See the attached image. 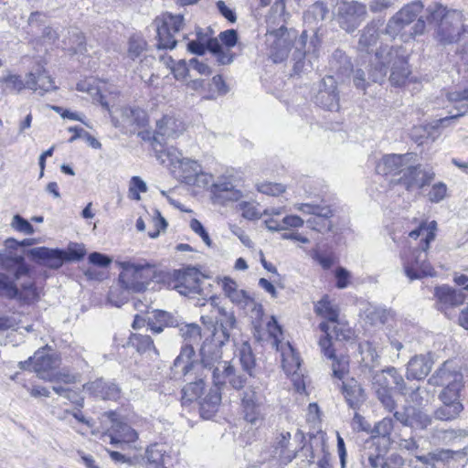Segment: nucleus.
I'll return each instance as SVG.
<instances>
[{"label": "nucleus", "instance_id": "obj_1", "mask_svg": "<svg viewBox=\"0 0 468 468\" xmlns=\"http://www.w3.org/2000/svg\"><path fill=\"white\" fill-rule=\"evenodd\" d=\"M267 23V36L272 60L275 63L283 61L287 58L292 47H294L292 53V59L295 61L293 71L296 74H300L312 69L314 61H316L319 56L320 40L318 39L317 32L314 33V38L306 48L307 33L305 30L297 38V31L295 29H289L284 25L274 28L270 21Z\"/></svg>", "mask_w": 468, "mask_h": 468}, {"label": "nucleus", "instance_id": "obj_2", "mask_svg": "<svg viewBox=\"0 0 468 468\" xmlns=\"http://www.w3.org/2000/svg\"><path fill=\"white\" fill-rule=\"evenodd\" d=\"M390 71L389 81L393 86H402L409 79L410 69L404 51L399 47L380 46L370 59L368 80L381 82Z\"/></svg>", "mask_w": 468, "mask_h": 468}, {"label": "nucleus", "instance_id": "obj_3", "mask_svg": "<svg viewBox=\"0 0 468 468\" xmlns=\"http://www.w3.org/2000/svg\"><path fill=\"white\" fill-rule=\"evenodd\" d=\"M2 268L10 275L0 272V294L8 298H18L26 303H33L38 299V292L35 284L28 281L21 284L18 289L14 284L15 279L26 275L28 271L21 255H6L2 260Z\"/></svg>", "mask_w": 468, "mask_h": 468}, {"label": "nucleus", "instance_id": "obj_4", "mask_svg": "<svg viewBox=\"0 0 468 468\" xmlns=\"http://www.w3.org/2000/svg\"><path fill=\"white\" fill-rule=\"evenodd\" d=\"M437 223L431 221L429 224L422 223L416 229L410 232V237L418 239L421 237V242L419 249L410 252L404 259V271L410 280L420 279L423 276H432L433 269L428 262L427 250L430 243L435 239Z\"/></svg>", "mask_w": 468, "mask_h": 468}, {"label": "nucleus", "instance_id": "obj_5", "mask_svg": "<svg viewBox=\"0 0 468 468\" xmlns=\"http://www.w3.org/2000/svg\"><path fill=\"white\" fill-rule=\"evenodd\" d=\"M427 20L436 26L435 38L443 45L458 41L461 33V12L441 3H432L426 8Z\"/></svg>", "mask_w": 468, "mask_h": 468}, {"label": "nucleus", "instance_id": "obj_6", "mask_svg": "<svg viewBox=\"0 0 468 468\" xmlns=\"http://www.w3.org/2000/svg\"><path fill=\"white\" fill-rule=\"evenodd\" d=\"M391 385H394L401 395L407 394L408 388L404 378L395 367H390L374 374L372 388L378 400L388 411H392L396 407L395 400L391 395Z\"/></svg>", "mask_w": 468, "mask_h": 468}, {"label": "nucleus", "instance_id": "obj_7", "mask_svg": "<svg viewBox=\"0 0 468 468\" xmlns=\"http://www.w3.org/2000/svg\"><path fill=\"white\" fill-rule=\"evenodd\" d=\"M209 306L211 308L210 313L207 314H203L201 321L207 328L213 329L214 335L219 333L222 335V339H219L218 342L220 345H223L225 341H229L232 330L236 328V316L232 310L219 306L216 297L209 299Z\"/></svg>", "mask_w": 468, "mask_h": 468}, {"label": "nucleus", "instance_id": "obj_8", "mask_svg": "<svg viewBox=\"0 0 468 468\" xmlns=\"http://www.w3.org/2000/svg\"><path fill=\"white\" fill-rule=\"evenodd\" d=\"M120 265L122 271L119 275V282L126 291L140 292L146 289L154 273L151 264L123 261Z\"/></svg>", "mask_w": 468, "mask_h": 468}, {"label": "nucleus", "instance_id": "obj_9", "mask_svg": "<svg viewBox=\"0 0 468 468\" xmlns=\"http://www.w3.org/2000/svg\"><path fill=\"white\" fill-rule=\"evenodd\" d=\"M265 397L259 386L250 385L241 397V407L244 419L251 425H261L264 419L263 406Z\"/></svg>", "mask_w": 468, "mask_h": 468}, {"label": "nucleus", "instance_id": "obj_10", "mask_svg": "<svg viewBox=\"0 0 468 468\" xmlns=\"http://www.w3.org/2000/svg\"><path fill=\"white\" fill-rule=\"evenodd\" d=\"M367 7L356 1H343L338 4L335 20L346 33H353L366 19Z\"/></svg>", "mask_w": 468, "mask_h": 468}, {"label": "nucleus", "instance_id": "obj_11", "mask_svg": "<svg viewBox=\"0 0 468 468\" xmlns=\"http://www.w3.org/2000/svg\"><path fill=\"white\" fill-rule=\"evenodd\" d=\"M185 131L184 123L173 116H164L156 123L155 133L153 138V146L156 153V157L161 160L162 164L165 163L163 155H165L167 151L162 149L157 150V144L163 147L165 140L176 139Z\"/></svg>", "mask_w": 468, "mask_h": 468}, {"label": "nucleus", "instance_id": "obj_12", "mask_svg": "<svg viewBox=\"0 0 468 468\" xmlns=\"http://www.w3.org/2000/svg\"><path fill=\"white\" fill-rule=\"evenodd\" d=\"M429 384L432 386H443L441 392L456 391L461 393L463 387V374L457 369L452 361L444 362L429 378Z\"/></svg>", "mask_w": 468, "mask_h": 468}, {"label": "nucleus", "instance_id": "obj_13", "mask_svg": "<svg viewBox=\"0 0 468 468\" xmlns=\"http://www.w3.org/2000/svg\"><path fill=\"white\" fill-rule=\"evenodd\" d=\"M423 7V4L419 0L405 5L388 20L386 33L393 37L399 35L419 16Z\"/></svg>", "mask_w": 468, "mask_h": 468}, {"label": "nucleus", "instance_id": "obj_14", "mask_svg": "<svg viewBox=\"0 0 468 468\" xmlns=\"http://www.w3.org/2000/svg\"><path fill=\"white\" fill-rule=\"evenodd\" d=\"M434 176L435 174L431 169H424L420 165H408L406 170H403V175L394 181L403 186L408 191H414L431 184Z\"/></svg>", "mask_w": 468, "mask_h": 468}, {"label": "nucleus", "instance_id": "obj_15", "mask_svg": "<svg viewBox=\"0 0 468 468\" xmlns=\"http://www.w3.org/2000/svg\"><path fill=\"white\" fill-rule=\"evenodd\" d=\"M460 398L461 394L456 391L441 392L439 399L441 405L434 410V419L441 421H451L457 419L463 410V405Z\"/></svg>", "mask_w": 468, "mask_h": 468}, {"label": "nucleus", "instance_id": "obj_16", "mask_svg": "<svg viewBox=\"0 0 468 468\" xmlns=\"http://www.w3.org/2000/svg\"><path fill=\"white\" fill-rule=\"evenodd\" d=\"M170 165L179 169V176L187 184H194L197 177L202 175L201 165L195 160L185 158L181 153L167 150L165 154Z\"/></svg>", "mask_w": 468, "mask_h": 468}, {"label": "nucleus", "instance_id": "obj_17", "mask_svg": "<svg viewBox=\"0 0 468 468\" xmlns=\"http://www.w3.org/2000/svg\"><path fill=\"white\" fill-rule=\"evenodd\" d=\"M213 382L215 386H225L227 383L234 389L239 390L244 388L247 378L238 371L230 362L220 363L214 369Z\"/></svg>", "mask_w": 468, "mask_h": 468}, {"label": "nucleus", "instance_id": "obj_18", "mask_svg": "<svg viewBox=\"0 0 468 468\" xmlns=\"http://www.w3.org/2000/svg\"><path fill=\"white\" fill-rule=\"evenodd\" d=\"M106 416L112 422L111 426V443L122 444L134 442L138 439V433L127 423L123 422L119 415L114 411H109Z\"/></svg>", "mask_w": 468, "mask_h": 468}, {"label": "nucleus", "instance_id": "obj_19", "mask_svg": "<svg viewBox=\"0 0 468 468\" xmlns=\"http://www.w3.org/2000/svg\"><path fill=\"white\" fill-rule=\"evenodd\" d=\"M59 357L56 354H48L46 348L38 349L33 356V370L37 377L45 381L53 379V373L59 366Z\"/></svg>", "mask_w": 468, "mask_h": 468}, {"label": "nucleus", "instance_id": "obj_20", "mask_svg": "<svg viewBox=\"0 0 468 468\" xmlns=\"http://www.w3.org/2000/svg\"><path fill=\"white\" fill-rule=\"evenodd\" d=\"M214 203L225 205L228 202L238 201L241 197V192L234 185L233 178L219 176L211 186Z\"/></svg>", "mask_w": 468, "mask_h": 468}, {"label": "nucleus", "instance_id": "obj_21", "mask_svg": "<svg viewBox=\"0 0 468 468\" xmlns=\"http://www.w3.org/2000/svg\"><path fill=\"white\" fill-rule=\"evenodd\" d=\"M117 112H120L121 119L112 115V122L115 127H123L130 132H135L138 128L144 127L147 124L146 112L140 108L122 107Z\"/></svg>", "mask_w": 468, "mask_h": 468}, {"label": "nucleus", "instance_id": "obj_22", "mask_svg": "<svg viewBox=\"0 0 468 468\" xmlns=\"http://www.w3.org/2000/svg\"><path fill=\"white\" fill-rule=\"evenodd\" d=\"M200 272L196 268H187L183 271H179L176 281L173 285L180 294L191 296L199 293L201 291Z\"/></svg>", "mask_w": 468, "mask_h": 468}, {"label": "nucleus", "instance_id": "obj_23", "mask_svg": "<svg viewBox=\"0 0 468 468\" xmlns=\"http://www.w3.org/2000/svg\"><path fill=\"white\" fill-rule=\"evenodd\" d=\"M322 86L315 97L316 104L327 111L337 112L340 105L335 79L332 76L324 78Z\"/></svg>", "mask_w": 468, "mask_h": 468}, {"label": "nucleus", "instance_id": "obj_24", "mask_svg": "<svg viewBox=\"0 0 468 468\" xmlns=\"http://www.w3.org/2000/svg\"><path fill=\"white\" fill-rule=\"evenodd\" d=\"M319 328L325 334L324 336L319 340V346L323 355L328 358L334 357L335 349L332 348V339L345 340L349 338L350 332L345 327H337L334 325L332 328L326 322H322Z\"/></svg>", "mask_w": 468, "mask_h": 468}, {"label": "nucleus", "instance_id": "obj_25", "mask_svg": "<svg viewBox=\"0 0 468 468\" xmlns=\"http://www.w3.org/2000/svg\"><path fill=\"white\" fill-rule=\"evenodd\" d=\"M411 158V154H387L378 163L376 170L380 175H403Z\"/></svg>", "mask_w": 468, "mask_h": 468}, {"label": "nucleus", "instance_id": "obj_26", "mask_svg": "<svg viewBox=\"0 0 468 468\" xmlns=\"http://www.w3.org/2000/svg\"><path fill=\"white\" fill-rule=\"evenodd\" d=\"M27 254L51 269H58L66 261L65 250L59 249L38 247L28 250Z\"/></svg>", "mask_w": 468, "mask_h": 468}, {"label": "nucleus", "instance_id": "obj_27", "mask_svg": "<svg viewBox=\"0 0 468 468\" xmlns=\"http://www.w3.org/2000/svg\"><path fill=\"white\" fill-rule=\"evenodd\" d=\"M83 389L101 399L117 400L121 396V388L118 385L103 378L86 383L83 385Z\"/></svg>", "mask_w": 468, "mask_h": 468}, {"label": "nucleus", "instance_id": "obj_28", "mask_svg": "<svg viewBox=\"0 0 468 468\" xmlns=\"http://www.w3.org/2000/svg\"><path fill=\"white\" fill-rule=\"evenodd\" d=\"M342 392L348 406L355 410H359L367 399L364 388L355 378L343 382Z\"/></svg>", "mask_w": 468, "mask_h": 468}, {"label": "nucleus", "instance_id": "obj_29", "mask_svg": "<svg viewBox=\"0 0 468 468\" xmlns=\"http://www.w3.org/2000/svg\"><path fill=\"white\" fill-rule=\"evenodd\" d=\"M367 455L368 463L373 468H399L404 464L402 456L391 453L385 458L378 447L370 448Z\"/></svg>", "mask_w": 468, "mask_h": 468}, {"label": "nucleus", "instance_id": "obj_30", "mask_svg": "<svg viewBox=\"0 0 468 468\" xmlns=\"http://www.w3.org/2000/svg\"><path fill=\"white\" fill-rule=\"evenodd\" d=\"M28 89L38 90L43 95L46 92L56 90L54 80L45 69H37L36 72H30L26 80Z\"/></svg>", "mask_w": 468, "mask_h": 468}, {"label": "nucleus", "instance_id": "obj_31", "mask_svg": "<svg viewBox=\"0 0 468 468\" xmlns=\"http://www.w3.org/2000/svg\"><path fill=\"white\" fill-rule=\"evenodd\" d=\"M435 297L441 307H454L464 302L465 294L462 290L453 289L448 285L435 288Z\"/></svg>", "mask_w": 468, "mask_h": 468}, {"label": "nucleus", "instance_id": "obj_32", "mask_svg": "<svg viewBox=\"0 0 468 468\" xmlns=\"http://www.w3.org/2000/svg\"><path fill=\"white\" fill-rule=\"evenodd\" d=\"M432 361L426 356L420 355L412 357L407 367L408 379H423L431 372Z\"/></svg>", "mask_w": 468, "mask_h": 468}, {"label": "nucleus", "instance_id": "obj_33", "mask_svg": "<svg viewBox=\"0 0 468 468\" xmlns=\"http://www.w3.org/2000/svg\"><path fill=\"white\" fill-rule=\"evenodd\" d=\"M379 21H371L361 31L357 42L359 52L369 53L379 38Z\"/></svg>", "mask_w": 468, "mask_h": 468}, {"label": "nucleus", "instance_id": "obj_34", "mask_svg": "<svg viewBox=\"0 0 468 468\" xmlns=\"http://www.w3.org/2000/svg\"><path fill=\"white\" fill-rule=\"evenodd\" d=\"M235 356L239 358L243 371L250 378H255L256 359L248 341L237 345Z\"/></svg>", "mask_w": 468, "mask_h": 468}, {"label": "nucleus", "instance_id": "obj_35", "mask_svg": "<svg viewBox=\"0 0 468 468\" xmlns=\"http://www.w3.org/2000/svg\"><path fill=\"white\" fill-rule=\"evenodd\" d=\"M314 312L317 315L326 319L328 323L337 325V327H343L338 323L339 308L337 304L333 303L327 295H324L320 301L314 305Z\"/></svg>", "mask_w": 468, "mask_h": 468}, {"label": "nucleus", "instance_id": "obj_36", "mask_svg": "<svg viewBox=\"0 0 468 468\" xmlns=\"http://www.w3.org/2000/svg\"><path fill=\"white\" fill-rule=\"evenodd\" d=\"M275 452L278 454L280 461L288 464L297 457L295 448L291 449V433L282 431L277 435L275 440Z\"/></svg>", "mask_w": 468, "mask_h": 468}, {"label": "nucleus", "instance_id": "obj_37", "mask_svg": "<svg viewBox=\"0 0 468 468\" xmlns=\"http://www.w3.org/2000/svg\"><path fill=\"white\" fill-rule=\"evenodd\" d=\"M300 211L304 214L314 215L315 218H309L306 223L313 229L321 231V229L317 227L316 218L327 219L332 217V210L327 206H320L314 204H301L298 207Z\"/></svg>", "mask_w": 468, "mask_h": 468}, {"label": "nucleus", "instance_id": "obj_38", "mask_svg": "<svg viewBox=\"0 0 468 468\" xmlns=\"http://www.w3.org/2000/svg\"><path fill=\"white\" fill-rule=\"evenodd\" d=\"M195 356V349L191 344H184L181 347L180 354L174 361V368L181 371L183 375L187 373L193 368L194 361L193 356Z\"/></svg>", "mask_w": 468, "mask_h": 468}, {"label": "nucleus", "instance_id": "obj_39", "mask_svg": "<svg viewBox=\"0 0 468 468\" xmlns=\"http://www.w3.org/2000/svg\"><path fill=\"white\" fill-rule=\"evenodd\" d=\"M221 386H216L200 401V412L203 418H209L211 413L215 412L221 401L219 388Z\"/></svg>", "mask_w": 468, "mask_h": 468}, {"label": "nucleus", "instance_id": "obj_40", "mask_svg": "<svg viewBox=\"0 0 468 468\" xmlns=\"http://www.w3.org/2000/svg\"><path fill=\"white\" fill-rule=\"evenodd\" d=\"M201 352V363L205 368L211 371L212 378H214V369L218 367L220 363H226L222 360V354L219 348L215 347L214 350L207 346H203Z\"/></svg>", "mask_w": 468, "mask_h": 468}, {"label": "nucleus", "instance_id": "obj_41", "mask_svg": "<svg viewBox=\"0 0 468 468\" xmlns=\"http://www.w3.org/2000/svg\"><path fill=\"white\" fill-rule=\"evenodd\" d=\"M207 48L216 56L219 65H229L233 61V53L230 48H224L218 38H209L207 41Z\"/></svg>", "mask_w": 468, "mask_h": 468}, {"label": "nucleus", "instance_id": "obj_42", "mask_svg": "<svg viewBox=\"0 0 468 468\" xmlns=\"http://www.w3.org/2000/svg\"><path fill=\"white\" fill-rule=\"evenodd\" d=\"M204 386V381L201 378L191 381L184 386L182 388V403L186 404L200 399Z\"/></svg>", "mask_w": 468, "mask_h": 468}, {"label": "nucleus", "instance_id": "obj_43", "mask_svg": "<svg viewBox=\"0 0 468 468\" xmlns=\"http://www.w3.org/2000/svg\"><path fill=\"white\" fill-rule=\"evenodd\" d=\"M165 448L163 444L154 443L150 445L145 452L147 462L154 465V468H165Z\"/></svg>", "mask_w": 468, "mask_h": 468}, {"label": "nucleus", "instance_id": "obj_44", "mask_svg": "<svg viewBox=\"0 0 468 468\" xmlns=\"http://www.w3.org/2000/svg\"><path fill=\"white\" fill-rule=\"evenodd\" d=\"M155 22L157 23V48L159 49H173L177 43L176 39L175 38V33H173L170 29H167L165 27L160 25L158 20H155Z\"/></svg>", "mask_w": 468, "mask_h": 468}, {"label": "nucleus", "instance_id": "obj_45", "mask_svg": "<svg viewBox=\"0 0 468 468\" xmlns=\"http://www.w3.org/2000/svg\"><path fill=\"white\" fill-rule=\"evenodd\" d=\"M179 334L185 344L197 345L201 339V329L197 324H183L179 326Z\"/></svg>", "mask_w": 468, "mask_h": 468}, {"label": "nucleus", "instance_id": "obj_46", "mask_svg": "<svg viewBox=\"0 0 468 468\" xmlns=\"http://www.w3.org/2000/svg\"><path fill=\"white\" fill-rule=\"evenodd\" d=\"M294 441L302 444L299 450L295 449L297 457L302 458V462L310 464L314 461L313 447L311 444L305 441V438L301 431H298L294 435Z\"/></svg>", "mask_w": 468, "mask_h": 468}, {"label": "nucleus", "instance_id": "obj_47", "mask_svg": "<svg viewBox=\"0 0 468 468\" xmlns=\"http://www.w3.org/2000/svg\"><path fill=\"white\" fill-rule=\"evenodd\" d=\"M332 360V371L333 376L338 379L344 378V377L349 371V359L346 356L340 355L330 358Z\"/></svg>", "mask_w": 468, "mask_h": 468}, {"label": "nucleus", "instance_id": "obj_48", "mask_svg": "<svg viewBox=\"0 0 468 468\" xmlns=\"http://www.w3.org/2000/svg\"><path fill=\"white\" fill-rule=\"evenodd\" d=\"M410 412L411 422V425L410 427L423 430L431 424V417L427 413L423 412L422 410L411 407V409H410Z\"/></svg>", "mask_w": 468, "mask_h": 468}, {"label": "nucleus", "instance_id": "obj_49", "mask_svg": "<svg viewBox=\"0 0 468 468\" xmlns=\"http://www.w3.org/2000/svg\"><path fill=\"white\" fill-rule=\"evenodd\" d=\"M129 344L135 347L140 353H144L148 350L154 349L152 338L149 335L141 334H132L129 338Z\"/></svg>", "mask_w": 468, "mask_h": 468}, {"label": "nucleus", "instance_id": "obj_50", "mask_svg": "<svg viewBox=\"0 0 468 468\" xmlns=\"http://www.w3.org/2000/svg\"><path fill=\"white\" fill-rule=\"evenodd\" d=\"M468 435L465 430H436L433 438L442 443H450L457 438H463Z\"/></svg>", "mask_w": 468, "mask_h": 468}, {"label": "nucleus", "instance_id": "obj_51", "mask_svg": "<svg viewBox=\"0 0 468 468\" xmlns=\"http://www.w3.org/2000/svg\"><path fill=\"white\" fill-rule=\"evenodd\" d=\"M282 356V367L285 372L287 374L296 375L301 366L299 356L290 347V352L283 354Z\"/></svg>", "mask_w": 468, "mask_h": 468}, {"label": "nucleus", "instance_id": "obj_52", "mask_svg": "<svg viewBox=\"0 0 468 468\" xmlns=\"http://www.w3.org/2000/svg\"><path fill=\"white\" fill-rule=\"evenodd\" d=\"M327 8L323 3L314 4L310 9L304 14V21L306 23H312L313 21L321 22L327 15Z\"/></svg>", "mask_w": 468, "mask_h": 468}, {"label": "nucleus", "instance_id": "obj_53", "mask_svg": "<svg viewBox=\"0 0 468 468\" xmlns=\"http://www.w3.org/2000/svg\"><path fill=\"white\" fill-rule=\"evenodd\" d=\"M456 112H450L449 115L434 122L433 127L438 128L440 126H449L451 122L461 116H463L468 112V103H462L455 106Z\"/></svg>", "mask_w": 468, "mask_h": 468}, {"label": "nucleus", "instance_id": "obj_54", "mask_svg": "<svg viewBox=\"0 0 468 468\" xmlns=\"http://www.w3.org/2000/svg\"><path fill=\"white\" fill-rule=\"evenodd\" d=\"M69 132L73 133L74 134L69 138V142L72 143L78 138H84L88 144L94 149H100L101 147V144L91 134L86 132L84 129L80 127H69Z\"/></svg>", "mask_w": 468, "mask_h": 468}, {"label": "nucleus", "instance_id": "obj_55", "mask_svg": "<svg viewBox=\"0 0 468 468\" xmlns=\"http://www.w3.org/2000/svg\"><path fill=\"white\" fill-rule=\"evenodd\" d=\"M184 17L181 15L165 14L160 25L170 29L173 33H178L183 27Z\"/></svg>", "mask_w": 468, "mask_h": 468}, {"label": "nucleus", "instance_id": "obj_56", "mask_svg": "<svg viewBox=\"0 0 468 468\" xmlns=\"http://www.w3.org/2000/svg\"><path fill=\"white\" fill-rule=\"evenodd\" d=\"M146 41L140 37H132L129 40L128 56L132 59L139 58L146 49Z\"/></svg>", "mask_w": 468, "mask_h": 468}, {"label": "nucleus", "instance_id": "obj_57", "mask_svg": "<svg viewBox=\"0 0 468 468\" xmlns=\"http://www.w3.org/2000/svg\"><path fill=\"white\" fill-rule=\"evenodd\" d=\"M147 186L139 176H133L130 181L129 197L133 200H140V193H145Z\"/></svg>", "mask_w": 468, "mask_h": 468}, {"label": "nucleus", "instance_id": "obj_58", "mask_svg": "<svg viewBox=\"0 0 468 468\" xmlns=\"http://www.w3.org/2000/svg\"><path fill=\"white\" fill-rule=\"evenodd\" d=\"M10 225L15 230L26 235H32L35 232L30 222L18 214L13 217Z\"/></svg>", "mask_w": 468, "mask_h": 468}, {"label": "nucleus", "instance_id": "obj_59", "mask_svg": "<svg viewBox=\"0 0 468 468\" xmlns=\"http://www.w3.org/2000/svg\"><path fill=\"white\" fill-rule=\"evenodd\" d=\"M411 402L420 406L424 401L428 400L429 392L426 388L416 387L408 388L407 394Z\"/></svg>", "mask_w": 468, "mask_h": 468}, {"label": "nucleus", "instance_id": "obj_60", "mask_svg": "<svg viewBox=\"0 0 468 468\" xmlns=\"http://www.w3.org/2000/svg\"><path fill=\"white\" fill-rule=\"evenodd\" d=\"M85 249L82 245L70 243L68 250H65L66 261H77L81 260L85 255Z\"/></svg>", "mask_w": 468, "mask_h": 468}, {"label": "nucleus", "instance_id": "obj_61", "mask_svg": "<svg viewBox=\"0 0 468 468\" xmlns=\"http://www.w3.org/2000/svg\"><path fill=\"white\" fill-rule=\"evenodd\" d=\"M228 298L231 301L232 303L236 304L240 308L247 307L249 303L252 302V298L249 295V293L246 291L242 289H238Z\"/></svg>", "mask_w": 468, "mask_h": 468}, {"label": "nucleus", "instance_id": "obj_62", "mask_svg": "<svg viewBox=\"0 0 468 468\" xmlns=\"http://www.w3.org/2000/svg\"><path fill=\"white\" fill-rule=\"evenodd\" d=\"M71 49L74 53L85 54L88 49L86 47L85 37L80 32H73L70 37Z\"/></svg>", "mask_w": 468, "mask_h": 468}, {"label": "nucleus", "instance_id": "obj_63", "mask_svg": "<svg viewBox=\"0 0 468 468\" xmlns=\"http://www.w3.org/2000/svg\"><path fill=\"white\" fill-rule=\"evenodd\" d=\"M258 190L269 196H278L285 191V186L282 184L265 182L259 184Z\"/></svg>", "mask_w": 468, "mask_h": 468}, {"label": "nucleus", "instance_id": "obj_64", "mask_svg": "<svg viewBox=\"0 0 468 468\" xmlns=\"http://www.w3.org/2000/svg\"><path fill=\"white\" fill-rule=\"evenodd\" d=\"M218 42L222 43L226 48H233L238 42V33L235 29H228L219 33Z\"/></svg>", "mask_w": 468, "mask_h": 468}]
</instances>
